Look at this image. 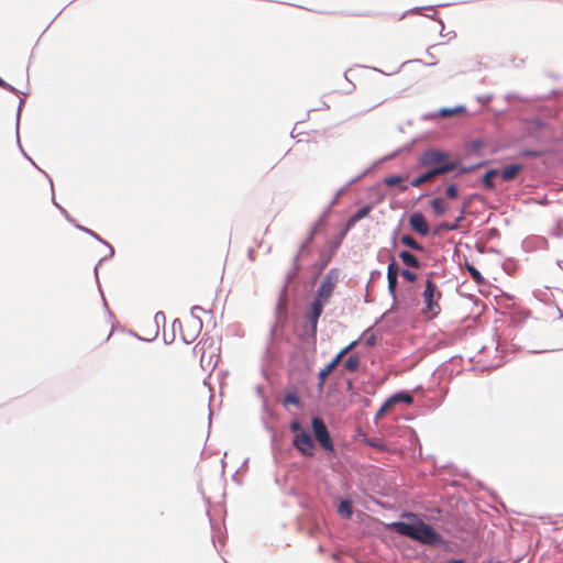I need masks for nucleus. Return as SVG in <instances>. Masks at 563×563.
<instances>
[{
  "mask_svg": "<svg viewBox=\"0 0 563 563\" xmlns=\"http://www.w3.org/2000/svg\"><path fill=\"white\" fill-rule=\"evenodd\" d=\"M402 518L408 521L397 520L387 525V528L396 533L408 537L423 544L445 547L446 541L442 534L431 525L426 523L417 514L404 511Z\"/></svg>",
  "mask_w": 563,
  "mask_h": 563,
  "instance_id": "f257e3e1",
  "label": "nucleus"
},
{
  "mask_svg": "<svg viewBox=\"0 0 563 563\" xmlns=\"http://www.w3.org/2000/svg\"><path fill=\"white\" fill-rule=\"evenodd\" d=\"M417 165L428 170L440 169L439 175L455 172L460 165V158H452L448 150L429 146L418 157Z\"/></svg>",
  "mask_w": 563,
  "mask_h": 563,
  "instance_id": "f03ea898",
  "label": "nucleus"
},
{
  "mask_svg": "<svg viewBox=\"0 0 563 563\" xmlns=\"http://www.w3.org/2000/svg\"><path fill=\"white\" fill-rule=\"evenodd\" d=\"M319 450L329 459L330 466L336 470L340 456L334 439L324 421L319 419Z\"/></svg>",
  "mask_w": 563,
  "mask_h": 563,
  "instance_id": "7ed1b4c3",
  "label": "nucleus"
},
{
  "mask_svg": "<svg viewBox=\"0 0 563 563\" xmlns=\"http://www.w3.org/2000/svg\"><path fill=\"white\" fill-rule=\"evenodd\" d=\"M341 269L332 267L319 284V318L340 280Z\"/></svg>",
  "mask_w": 563,
  "mask_h": 563,
  "instance_id": "20e7f679",
  "label": "nucleus"
},
{
  "mask_svg": "<svg viewBox=\"0 0 563 563\" xmlns=\"http://www.w3.org/2000/svg\"><path fill=\"white\" fill-rule=\"evenodd\" d=\"M200 352V364L203 369H213L220 360L219 347L213 340H201L197 346Z\"/></svg>",
  "mask_w": 563,
  "mask_h": 563,
  "instance_id": "39448f33",
  "label": "nucleus"
},
{
  "mask_svg": "<svg viewBox=\"0 0 563 563\" xmlns=\"http://www.w3.org/2000/svg\"><path fill=\"white\" fill-rule=\"evenodd\" d=\"M413 397L409 390L400 389L388 396L374 416V422L378 424V421L386 415V412L398 404H412Z\"/></svg>",
  "mask_w": 563,
  "mask_h": 563,
  "instance_id": "423d86ee",
  "label": "nucleus"
},
{
  "mask_svg": "<svg viewBox=\"0 0 563 563\" xmlns=\"http://www.w3.org/2000/svg\"><path fill=\"white\" fill-rule=\"evenodd\" d=\"M422 297L427 312L432 317H435L441 310L438 303V300L441 298V291L439 290L437 284L430 278H427L426 280V287L422 291Z\"/></svg>",
  "mask_w": 563,
  "mask_h": 563,
  "instance_id": "0eeeda50",
  "label": "nucleus"
},
{
  "mask_svg": "<svg viewBox=\"0 0 563 563\" xmlns=\"http://www.w3.org/2000/svg\"><path fill=\"white\" fill-rule=\"evenodd\" d=\"M292 443L303 455H313L314 441L307 431H300L295 434Z\"/></svg>",
  "mask_w": 563,
  "mask_h": 563,
  "instance_id": "6e6552de",
  "label": "nucleus"
},
{
  "mask_svg": "<svg viewBox=\"0 0 563 563\" xmlns=\"http://www.w3.org/2000/svg\"><path fill=\"white\" fill-rule=\"evenodd\" d=\"M409 228L420 236H428L430 233L429 223L421 211H415L408 220Z\"/></svg>",
  "mask_w": 563,
  "mask_h": 563,
  "instance_id": "1a4fd4ad",
  "label": "nucleus"
},
{
  "mask_svg": "<svg viewBox=\"0 0 563 563\" xmlns=\"http://www.w3.org/2000/svg\"><path fill=\"white\" fill-rule=\"evenodd\" d=\"M355 344H356V341L350 343L347 346H345L340 352H338L336 355L328 364L324 365V367L319 368V395L322 393V386H323L324 379L331 373L333 367H335L341 362L343 353H345V351H347L350 347H352Z\"/></svg>",
  "mask_w": 563,
  "mask_h": 563,
  "instance_id": "9d476101",
  "label": "nucleus"
},
{
  "mask_svg": "<svg viewBox=\"0 0 563 563\" xmlns=\"http://www.w3.org/2000/svg\"><path fill=\"white\" fill-rule=\"evenodd\" d=\"M374 209V203L368 202L358 208L355 212H353L346 221L342 224V227L350 232L357 222L367 218L372 210Z\"/></svg>",
  "mask_w": 563,
  "mask_h": 563,
  "instance_id": "9b49d317",
  "label": "nucleus"
},
{
  "mask_svg": "<svg viewBox=\"0 0 563 563\" xmlns=\"http://www.w3.org/2000/svg\"><path fill=\"white\" fill-rule=\"evenodd\" d=\"M466 208H467V205L464 203L460 208V213L453 222L442 221V222L438 223L437 225H434L432 229L433 235H441L443 232L457 230L460 228L461 222L464 219V213H465Z\"/></svg>",
  "mask_w": 563,
  "mask_h": 563,
  "instance_id": "f8f14e48",
  "label": "nucleus"
},
{
  "mask_svg": "<svg viewBox=\"0 0 563 563\" xmlns=\"http://www.w3.org/2000/svg\"><path fill=\"white\" fill-rule=\"evenodd\" d=\"M336 512L340 518L350 520L354 512V503L349 495L340 496L335 499Z\"/></svg>",
  "mask_w": 563,
  "mask_h": 563,
  "instance_id": "ddd939ff",
  "label": "nucleus"
},
{
  "mask_svg": "<svg viewBox=\"0 0 563 563\" xmlns=\"http://www.w3.org/2000/svg\"><path fill=\"white\" fill-rule=\"evenodd\" d=\"M465 110H466L465 106H456V107H453V108L442 107V108H440L437 111L427 112V113L422 114L421 119L423 121H430V120H435V119H438L440 117H448V115L453 114L455 112L465 111Z\"/></svg>",
  "mask_w": 563,
  "mask_h": 563,
  "instance_id": "4468645a",
  "label": "nucleus"
},
{
  "mask_svg": "<svg viewBox=\"0 0 563 563\" xmlns=\"http://www.w3.org/2000/svg\"><path fill=\"white\" fill-rule=\"evenodd\" d=\"M522 169H523L522 164L514 163V164L506 165L504 168L499 169V175L504 180L510 181V180L515 179L517 177L518 173H520Z\"/></svg>",
  "mask_w": 563,
  "mask_h": 563,
  "instance_id": "2eb2a0df",
  "label": "nucleus"
},
{
  "mask_svg": "<svg viewBox=\"0 0 563 563\" xmlns=\"http://www.w3.org/2000/svg\"><path fill=\"white\" fill-rule=\"evenodd\" d=\"M360 440L362 443L375 449L378 452H385L388 450L387 444L380 438L367 437L364 433H361Z\"/></svg>",
  "mask_w": 563,
  "mask_h": 563,
  "instance_id": "dca6fc26",
  "label": "nucleus"
},
{
  "mask_svg": "<svg viewBox=\"0 0 563 563\" xmlns=\"http://www.w3.org/2000/svg\"><path fill=\"white\" fill-rule=\"evenodd\" d=\"M429 205L435 217H442L449 211V205L445 202L442 196L432 198Z\"/></svg>",
  "mask_w": 563,
  "mask_h": 563,
  "instance_id": "f3484780",
  "label": "nucleus"
},
{
  "mask_svg": "<svg viewBox=\"0 0 563 563\" xmlns=\"http://www.w3.org/2000/svg\"><path fill=\"white\" fill-rule=\"evenodd\" d=\"M497 175H499L498 168H488L478 179V183L487 190H494L496 188V184L493 180V177Z\"/></svg>",
  "mask_w": 563,
  "mask_h": 563,
  "instance_id": "a211bd4d",
  "label": "nucleus"
},
{
  "mask_svg": "<svg viewBox=\"0 0 563 563\" xmlns=\"http://www.w3.org/2000/svg\"><path fill=\"white\" fill-rule=\"evenodd\" d=\"M489 163H490V161L484 159L478 163L466 166V165H463L462 162L460 161V165H457V168L455 169V174L453 175V177H459L461 175L475 172V170L488 165Z\"/></svg>",
  "mask_w": 563,
  "mask_h": 563,
  "instance_id": "6ab92c4d",
  "label": "nucleus"
},
{
  "mask_svg": "<svg viewBox=\"0 0 563 563\" xmlns=\"http://www.w3.org/2000/svg\"><path fill=\"white\" fill-rule=\"evenodd\" d=\"M439 172H440V169H434V170L426 169L423 173H420L419 175L413 177L409 181V185L411 187H419L420 185H422L423 183L428 181L429 179H432L435 176H439Z\"/></svg>",
  "mask_w": 563,
  "mask_h": 563,
  "instance_id": "aec40b11",
  "label": "nucleus"
},
{
  "mask_svg": "<svg viewBox=\"0 0 563 563\" xmlns=\"http://www.w3.org/2000/svg\"><path fill=\"white\" fill-rule=\"evenodd\" d=\"M400 261L409 267L418 268L421 266L420 260L410 251L402 250L398 253Z\"/></svg>",
  "mask_w": 563,
  "mask_h": 563,
  "instance_id": "412c9836",
  "label": "nucleus"
},
{
  "mask_svg": "<svg viewBox=\"0 0 563 563\" xmlns=\"http://www.w3.org/2000/svg\"><path fill=\"white\" fill-rule=\"evenodd\" d=\"M343 372H357L361 365V358L358 355L353 354L346 357L345 360H341Z\"/></svg>",
  "mask_w": 563,
  "mask_h": 563,
  "instance_id": "4be33fe9",
  "label": "nucleus"
},
{
  "mask_svg": "<svg viewBox=\"0 0 563 563\" xmlns=\"http://www.w3.org/2000/svg\"><path fill=\"white\" fill-rule=\"evenodd\" d=\"M399 241L402 245L411 249L412 251L424 252V246L409 234L401 235Z\"/></svg>",
  "mask_w": 563,
  "mask_h": 563,
  "instance_id": "5701e85b",
  "label": "nucleus"
},
{
  "mask_svg": "<svg viewBox=\"0 0 563 563\" xmlns=\"http://www.w3.org/2000/svg\"><path fill=\"white\" fill-rule=\"evenodd\" d=\"M345 190V187L340 188L334 197L331 199L330 203L327 206V208L323 210L322 214L319 216V227L322 224L323 221L328 219V217L331 213L332 207L338 202V199L340 195Z\"/></svg>",
  "mask_w": 563,
  "mask_h": 563,
  "instance_id": "b1692460",
  "label": "nucleus"
},
{
  "mask_svg": "<svg viewBox=\"0 0 563 563\" xmlns=\"http://www.w3.org/2000/svg\"><path fill=\"white\" fill-rule=\"evenodd\" d=\"M530 133L541 132L547 129L548 123L539 118H531L527 121Z\"/></svg>",
  "mask_w": 563,
  "mask_h": 563,
  "instance_id": "393cba45",
  "label": "nucleus"
},
{
  "mask_svg": "<svg viewBox=\"0 0 563 563\" xmlns=\"http://www.w3.org/2000/svg\"><path fill=\"white\" fill-rule=\"evenodd\" d=\"M545 152L543 150L538 148H522L518 153V157L521 158H541L543 157Z\"/></svg>",
  "mask_w": 563,
  "mask_h": 563,
  "instance_id": "a878e982",
  "label": "nucleus"
},
{
  "mask_svg": "<svg viewBox=\"0 0 563 563\" xmlns=\"http://www.w3.org/2000/svg\"><path fill=\"white\" fill-rule=\"evenodd\" d=\"M465 267L470 274V276L473 278V280L477 284V285H483L485 284V278L484 276L482 275V273L473 265V264H470L468 262L465 263Z\"/></svg>",
  "mask_w": 563,
  "mask_h": 563,
  "instance_id": "bb28decb",
  "label": "nucleus"
},
{
  "mask_svg": "<svg viewBox=\"0 0 563 563\" xmlns=\"http://www.w3.org/2000/svg\"><path fill=\"white\" fill-rule=\"evenodd\" d=\"M347 233L349 232L343 227H341L340 231L328 242L334 247L340 249Z\"/></svg>",
  "mask_w": 563,
  "mask_h": 563,
  "instance_id": "cd10ccee",
  "label": "nucleus"
},
{
  "mask_svg": "<svg viewBox=\"0 0 563 563\" xmlns=\"http://www.w3.org/2000/svg\"><path fill=\"white\" fill-rule=\"evenodd\" d=\"M445 197L448 199H457L460 197V190L455 183H450L445 187Z\"/></svg>",
  "mask_w": 563,
  "mask_h": 563,
  "instance_id": "c85d7f7f",
  "label": "nucleus"
},
{
  "mask_svg": "<svg viewBox=\"0 0 563 563\" xmlns=\"http://www.w3.org/2000/svg\"><path fill=\"white\" fill-rule=\"evenodd\" d=\"M387 288L388 294L391 296V298H396V287L398 285V276L395 275H387Z\"/></svg>",
  "mask_w": 563,
  "mask_h": 563,
  "instance_id": "c756f323",
  "label": "nucleus"
},
{
  "mask_svg": "<svg viewBox=\"0 0 563 563\" xmlns=\"http://www.w3.org/2000/svg\"><path fill=\"white\" fill-rule=\"evenodd\" d=\"M417 141V139H413L410 143H407L405 144L404 146L397 148L396 151H394L393 153L386 155L383 159L384 161H387V159H391V158H395L397 155H399L401 152H405V151H410L413 143Z\"/></svg>",
  "mask_w": 563,
  "mask_h": 563,
  "instance_id": "7c9ffc66",
  "label": "nucleus"
},
{
  "mask_svg": "<svg viewBox=\"0 0 563 563\" xmlns=\"http://www.w3.org/2000/svg\"><path fill=\"white\" fill-rule=\"evenodd\" d=\"M485 146V141L481 137L473 139L468 146V152L477 153L482 151Z\"/></svg>",
  "mask_w": 563,
  "mask_h": 563,
  "instance_id": "2f4dec72",
  "label": "nucleus"
},
{
  "mask_svg": "<svg viewBox=\"0 0 563 563\" xmlns=\"http://www.w3.org/2000/svg\"><path fill=\"white\" fill-rule=\"evenodd\" d=\"M332 257L328 256L327 253H324L319 247V275L323 272V269L328 266V264L331 262Z\"/></svg>",
  "mask_w": 563,
  "mask_h": 563,
  "instance_id": "473e14b6",
  "label": "nucleus"
},
{
  "mask_svg": "<svg viewBox=\"0 0 563 563\" xmlns=\"http://www.w3.org/2000/svg\"><path fill=\"white\" fill-rule=\"evenodd\" d=\"M361 338L367 346H375L377 344V338L374 333L369 332V329L365 330Z\"/></svg>",
  "mask_w": 563,
  "mask_h": 563,
  "instance_id": "72a5a7b5",
  "label": "nucleus"
},
{
  "mask_svg": "<svg viewBox=\"0 0 563 563\" xmlns=\"http://www.w3.org/2000/svg\"><path fill=\"white\" fill-rule=\"evenodd\" d=\"M404 180V176L400 174H390L384 177L383 181L387 186H393Z\"/></svg>",
  "mask_w": 563,
  "mask_h": 563,
  "instance_id": "f704fd0d",
  "label": "nucleus"
},
{
  "mask_svg": "<svg viewBox=\"0 0 563 563\" xmlns=\"http://www.w3.org/2000/svg\"><path fill=\"white\" fill-rule=\"evenodd\" d=\"M309 321L313 330L317 329V299L310 305Z\"/></svg>",
  "mask_w": 563,
  "mask_h": 563,
  "instance_id": "c9c22d12",
  "label": "nucleus"
},
{
  "mask_svg": "<svg viewBox=\"0 0 563 563\" xmlns=\"http://www.w3.org/2000/svg\"><path fill=\"white\" fill-rule=\"evenodd\" d=\"M449 3H439V4H435V5H423V7H413L411 8L409 11L407 12H404L400 16H399V20L404 19L409 12H420L422 10H426V9H433L435 7H444V5H448Z\"/></svg>",
  "mask_w": 563,
  "mask_h": 563,
  "instance_id": "e433bc0d",
  "label": "nucleus"
},
{
  "mask_svg": "<svg viewBox=\"0 0 563 563\" xmlns=\"http://www.w3.org/2000/svg\"><path fill=\"white\" fill-rule=\"evenodd\" d=\"M400 309L396 298H393V303L390 306V308L388 310H386L382 316L380 318L376 321V323H378L380 320H384L386 319L390 313H396L398 312Z\"/></svg>",
  "mask_w": 563,
  "mask_h": 563,
  "instance_id": "4c0bfd02",
  "label": "nucleus"
},
{
  "mask_svg": "<svg viewBox=\"0 0 563 563\" xmlns=\"http://www.w3.org/2000/svg\"><path fill=\"white\" fill-rule=\"evenodd\" d=\"M400 265L398 262H396L395 258H391V261L389 262L388 266H387V275H395V276H398V274H400Z\"/></svg>",
  "mask_w": 563,
  "mask_h": 563,
  "instance_id": "58836bf2",
  "label": "nucleus"
},
{
  "mask_svg": "<svg viewBox=\"0 0 563 563\" xmlns=\"http://www.w3.org/2000/svg\"><path fill=\"white\" fill-rule=\"evenodd\" d=\"M400 275L402 276V278L405 280L411 282V283L415 282L418 277L417 274L409 268H401Z\"/></svg>",
  "mask_w": 563,
  "mask_h": 563,
  "instance_id": "ea45409f",
  "label": "nucleus"
},
{
  "mask_svg": "<svg viewBox=\"0 0 563 563\" xmlns=\"http://www.w3.org/2000/svg\"><path fill=\"white\" fill-rule=\"evenodd\" d=\"M284 405H299V397L295 393H288L284 398Z\"/></svg>",
  "mask_w": 563,
  "mask_h": 563,
  "instance_id": "a19ab883",
  "label": "nucleus"
},
{
  "mask_svg": "<svg viewBox=\"0 0 563 563\" xmlns=\"http://www.w3.org/2000/svg\"><path fill=\"white\" fill-rule=\"evenodd\" d=\"M192 322L197 323L195 320H192ZM198 332H199V327H197V324H195L194 331L191 333H189L188 335L185 334V333H181V335H183L184 341L189 343V342H192L196 339Z\"/></svg>",
  "mask_w": 563,
  "mask_h": 563,
  "instance_id": "79ce46f5",
  "label": "nucleus"
},
{
  "mask_svg": "<svg viewBox=\"0 0 563 563\" xmlns=\"http://www.w3.org/2000/svg\"><path fill=\"white\" fill-rule=\"evenodd\" d=\"M400 225H401V221L399 222L398 227L391 233L390 242H391L393 249H395L397 246V240H398V235H399Z\"/></svg>",
  "mask_w": 563,
  "mask_h": 563,
  "instance_id": "37998d69",
  "label": "nucleus"
},
{
  "mask_svg": "<svg viewBox=\"0 0 563 563\" xmlns=\"http://www.w3.org/2000/svg\"><path fill=\"white\" fill-rule=\"evenodd\" d=\"M476 99L481 104L485 106L493 100V95H490V93L482 95V96H478Z\"/></svg>",
  "mask_w": 563,
  "mask_h": 563,
  "instance_id": "c03bdc74",
  "label": "nucleus"
},
{
  "mask_svg": "<svg viewBox=\"0 0 563 563\" xmlns=\"http://www.w3.org/2000/svg\"><path fill=\"white\" fill-rule=\"evenodd\" d=\"M426 16L437 21L441 25V31L444 29V22L437 12H433L432 14H426Z\"/></svg>",
  "mask_w": 563,
  "mask_h": 563,
  "instance_id": "a18cd8bd",
  "label": "nucleus"
},
{
  "mask_svg": "<svg viewBox=\"0 0 563 563\" xmlns=\"http://www.w3.org/2000/svg\"><path fill=\"white\" fill-rule=\"evenodd\" d=\"M290 429H291L292 432H295V434H297L300 431H303L302 428H301V424H300V422L298 420H294L290 423Z\"/></svg>",
  "mask_w": 563,
  "mask_h": 563,
  "instance_id": "49530a36",
  "label": "nucleus"
},
{
  "mask_svg": "<svg viewBox=\"0 0 563 563\" xmlns=\"http://www.w3.org/2000/svg\"><path fill=\"white\" fill-rule=\"evenodd\" d=\"M338 247H334L332 244H330L329 242L327 243V251L324 253H327L328 256L330 257H333L335 255V253L338 252Z\"/></svg>",
  "mask_w": 563,
  "mask_h": 563,
  "instance_id": "de8ad7c7",
  "label": "nucleus"
},
{
  "mask_svg": "<svg viewBox=\"0 0 563 563\" xmlns=\"http://www.w3.org/2000/svg\"><path fill=\"white\" fill-rule=\"evenodd\" d=\"M508 265H516L515 261L512 258H508L506 260V262L504 263V269L510 274V269L508 268Z\"/></svg>",
  "mask_w": 563,
  "mask_h": 563,
  "instance_id": "09e8293b",
  "label": "nucleus"
},
{
  "mask_svg": "<svg viewBox=\"0 0 563 563\" xmlns=\"http://www.w3.org/2000/svg\"><path fill=\"white\" fill-rule=\"evenodd\" d=\"M382 276V272L379 269H374L371 272V280H375Z\"/></svg>",
  "mask_w": 563,
  "mask_h": 563,
  "instance_id": "8fccbe9b",
  "label": "nucleus"
},
{
  "mask_svg": "<svg viewBox=\"0 0 563 563\" xmlns=\"http://www.w3.org/2000/svg\"><path fill=\"white\" fill-rule=\"evenodd\" d=\"M445 563H466V562L463 559L450 558V559L446 560Z\"/></svg>",
  "mask_w": 563,
  "mask_h": 563,
  "instance_id": "3c124183",
  "label": "nucleus"
},
{
  "mask_svg": "<svg viewBox=\"0 0 563 563\" xmlns=\"http://www.w3.org/2000/svg\"><path fill=\"white\" fill-rule=\"evenodd\" d=\"M411 62H415V63H422V60H421V59H413V60H407V62H404V63H402V64H401V65H400V66H399L395 71H393L391 74H396V73H398V70H399L401 67H404L406 64L411 63Z\"/></svg>",
  "mask_w": 563,
  "mask_h": 563,
  "instance_id": "603ef678",
  "label": "nucleus"
},
{
  "mask_svg": "<svg viewBox=\"0 0 563 563\" xmlns=\"http://www.w3.org/2000/svg\"><path fill=\"white\" fill-rule=\"evenodd\" d=\"M311 427H312V430L314 431V434L317 435V427H318L317 416L311 418Z\"/></svg>",
  "mask_w": 563,
  "mask_h": 563,
  "instance_id": "864d4df0",
  "label": "nucleus"
},
{
  "mask_svg": "<svg viewBox=\"0 0 563 563\" xmlns=\"http://www.w3.org/2000/svg\"><path fill=\"white\" fill-rule=\"evenodd\" d=\"M399 184V190L400 191H406L408 188H409V183H404V180L401 183H398Z\"/></svg>",
  "mask_w": 563,
  "mask_h": 563,
  "instance_id": "5fc2aeb1",
  "label": "nucleus"
},
{
  "mask_svg": "<svg viewBox=\"0 0 563 563\" xmlns=\"http://www.w3.org/2000/svg\"><path fill=\"white\" fill-rule=\"evenodd\" d=\"M512 99H519V96L517 93L510 92L506 95V100L510 101Z\"/></svg>",
  "mask_w": 563,
  "mask_h": 563,
  "instance_id": "6e6d98bb",
  "label": "nucleus"
},
{
  "mask_svg": "<svg viewBox=\"0 0 563 563\" xmlns=\"http://www.w3.org/2000/svg\"><path fill=\"white\" fill-rule=\"evenodd\" d=\"M0 87L4 88V89L12 90L11 86L9 84H7L5 81H3L1 78H0Z\"/></svg>",
  "mask_w": 563,
  "mask_h": 563,
  "instance_id": "4d7b16f0",
  "label": "nucleus"
},
{
  "mask_svg": "<svg viewBox=\"0 0 563 563\" xmlns=\"http://www.w3.org/2000/svg\"><path fill=\"white\" fill-rule=\"evenodd\" d=\"M368 172V168L365 169L363 173H361L358 176H356L355 178H353L352 180H350L349 184L353 183V181H356L358 179H361L366 173Z\"/></svg>",
  "mask_w": 563,
  "mask_h": 563,
  "instance_id": "13d9d810",
  "label": "nucleus"
},
{
  "mask_svg": "<svg viewBox=\"0 0 563 563\" xmlns=\"http://www.w3.org/2000/svg\"><path fill=\"white\" fill-rule=\"evenodd\" d=\"M329 106L325 101L319 100V111L322 109H327Z\"/></svg>",
  "mask_w": 563,
  "mask_h": 563,
  "instance_id": "bf43d9fd",
  "label": "nucleus"
},
{
  "mask_svg": "<svg viewBox=\"0 0 563 563\" xmlns=\"http://www.w3.org/2000/svg\"><path fill=\"white\" fill-rule=\"evenodd\" d=\"M556 264H558V266H559L560 268H562V269H563V261H558V262H556Z\"/></svg>",
  "mask_w": 563,
  "mask_h": 563,
  "instance_id": "052dcab7",
  "label": "nucleus"
},
{
  "mask_svg": "<svg viewBox=\"0 0 563 563\" xmlns=\"http://www.w3.org/2000/svg\"><path fill=\"white\" fill-rule=\"evenodd\" d=\"M490 252L496 253V254H499V253H500V251H499V250H497V249H492V250H490Z\"/></svg>",
  "mask_w": 563,
  "mask_h": 563,
  "instance_id": "680f3d73",
  "label": "nucleus"
},
{
  "mask_svg": "<svg viewBox=\"0 0 563 563\" xmlns=\"http://www.w3.org/2000/svg\"><path fill=\"white\" fill-rule=\"evenodd\" d=\"M318 550H319V552L323 551L321 545L318 547Z\"/></svg>",
  "mask_w": 563,
  "mask_h": 563,
  "instance_id": "e2e57ef3",
  "label": "nucleus"
},
{
  "mask_svg": "<svg viewBox=\"0 0 563 563\" xmlns=\"http://www.w3.org/2000/svg\"><path fill=\"white\" fill-rule=\"evenodd\" d=\"M512 266H514V265H508V268H509V269H511V268H512ZM511 272H512V271H510V273H511Z\"/></svg>",
  "mask_w": 563,
  "mask_h": 563,
  "instance_id": "0e129e2a",
  "label": "nucleus"
}]
</instances>
